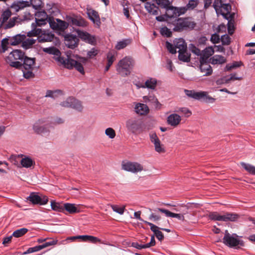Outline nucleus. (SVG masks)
<instances>
[{
	"mask_svg": "<svg viewBox=\"0 0 255 255\" xmlns=\"http://www.w3.org/2000/svg\"><path fill=\"white\" fill-rule=\"evenodd\" d=\"M43 51L44 52L52 54L56 57V60L62 64L65 67L71 69L75 68L81 74L84 75L85 74L84 69L82 64L76 60L71 59L68 57L65 58L61 57L60 51L55 47H49L43 48Z\"/></svg>",
	"mask_w": 255,
	"mask_h": 255,
	"instance_id": "obj_1",
	"label": "nucleus"
},
{
	"mask_svg": "<svg viewBox=\"0 0 255 255\" xmlns=\"http://www.w3.org/2000/svg\"><path fill=\"white\" fill-rule=\"evenodd\" d=\"M134 65L133 59L131 57L126 56L119 61L116 70L122 76L126 77L130 75Z\"/></svg>",
	"mask_w": 255,
	"mask_h": 255,
	"instance_id": "obj_2",
	"label": "nucleus"
},
{
	"mask_svg": "<svg viewBox=\"0 0 255 255\" xmlns=\"http://www.w3.org/2000/svg\"><path fill=\"white\" fill-rule=\"evenodd\" d=\"M24 53L21 50H12L6 58V62L12 67L20 69L22 63L19 60H22L25 57Z\"/></svg>",
	"mask_w": 255,
	"mask_h": 255,
	"instance_id": "obj_3",
	"label": "nucleus"
},
{
	"mask_svg": "<svg viewBox=\"0 0 255 255\" xmlns=\"http://www.w3.org/2000/svg\"><path fill=\"white\" fill-rule=\"evenodd\" d=\"M22 60L23 63L19 69H21L23 77L26 79L33 78L34 74L33 71L35 67V58L25 56Z\"/></svg>",
	"mask_w": 255,
	"mask_h": 255,
	"instance_id": "obj_4",
	"label": "nucleus"
},
{
	"mask_svg": "<svg viewBox=\"0 0 255 255\" xmlns=\"http://www.w3.org/2000/svg\"><path fill=\"white\" fill-rule=\"evenodd\" d=\"M38 35L37 39L40 42H50L54 40V34L48 30H42L40 28L33 29L27 33L29 37Z\"/></svg>",
	"mask_w": 255,
	"mask_h": 255,
	"instance_id": "obj_5",
	"label": "nucleus"
},
{
	"mask_svg": "<svg viewBox=\"0 0 255 255\" xmlns=\"http://www.w3.org/2000/svg\"><path fill=\"white\" fill-rule=\"evenodd\" d=\"M196 25L194 21L189 18H179L175 20L173 30L175 31H182L184 30L192 29Z\"/></svg>",
	"mask_w": 255,
	"mask_h": 255,
	"instance_id": "obj_6",
	"label": "nucleus"
},
{
	"mask_svg": "<svg viewBox=\"0 0 255 255\" xmlns=\"http://www.w3.org/2000/svg\"><path fill=\"white\" fill-rule=\"evenodd\" d=\"M223 243L230 248H236L239 246H244V242L239 239V236L237 234H230L227 230L225 231Z\"/></svg>",
	"mask_w": 255,
	"mask_h": 255,
	"instance_id": "obj_7",
	"label": "nucleus"
},
{
	"mask_svg": "<svg viewBox=\"0 0 255 255\" xmlns=\"http://www.w3.org/2000/svg\"><path fill=\"white\" fill-rule=\"evenodd\" d=\"M185 94L189 97L196 100H202L206 103H213L215 102L216 99L208 95V92L205 91L195 92L193 90H185Z\"/></svg>",
	"mask_w": 255,
	"mask_h": 255,
	"instance_id": "obj_8",
	"label": "nucleus"
},
{
	"mask_svg": "<svg viewBox=\"0 0 255 255\" xmlns=\"http://www.w3.org/2000/svg\"><path fill=\"white\" fill-rule=\"evenodd\" d=\"M126 127L128 130L134 134H138L143 130V122L141 119L133 118L126 122Z\"/></svg>",
	"mask_w": 255,
	"mask_h": 255,
	"instance_id": "obj_9",
	"label": "nucleus"
},
{
	"mask_svg": "<svg viewBox=\"0 0 255 255\" xmlns=\"http://www.w3.org/2000/svg\"><path fill=\"white\" fill-rule=\"evenodd\" d=\"M33 19V14H31L29 11H26L22 15L10 18L9 23L6 28H12L15 24L20 23L21 22L29 21Z\"/></svg>",
	"mask_w": 255,
	"mask_h": 255,
	"instance_id": "obj_10",
	"label": "nucleus"
},
{
	"mask_svg": "<svg viewBox=\"0 0 255 255\" xmlns=\"http://www.w3.org/2000/svg\"><path fill=\"white\" fill-rule=\"evenodd\" d=\"M35 23H32L31 26L33 29H36V26H43L48 22V16L44 10L38 11L35 13Z\"/></svg>",
	"mask_w": 255,
	"mask_h": 255,
	"instance_id": "obj_11",
	"label": "nucleus"
},
{
	"mask_svg": "<svg viewBox=\"0 0 255 255\" xmlns=\"http://www.w3.org/2000/svg\"><path fill=\"white\" fill-rule=\"evenodd\" d=\"M122 169L124 170L132 173H137L143 170V166L137 162L128 161L123 162L122 164Z\"/></svg>",
	"mask_w": 255,
	"mask_h": 255,
	"instance_id": "obj_12",
	"label": "nucleus"
},
{
	"mask_svg": "<svg viewBox=\"0 0 255 255\" xmlns=\"http://www.w3.org/2000/svg\"><path fill=\"white\" fill-rule=\"evenodd\" d=\"M60 105L64 107H70L79 112H82L83 107L81 102L74 98L69 97L66 101L62 102Z\"/></svg>",
	"mask_w": 255,
	"mask_h": 255,
	"instance_id": "obj_13",
	"label": "nucleus"
},
{
	"mask_svg": "<svg viewBox=\"0 0 255 255\" xmlns=\"http://www.w3.org/2000/svg\"><path fill=\"white\" fill-rule=\"evenodd\" d=\"M48 22L50 27L54 30L64 31L68 26L66 22L57 18L50 17L48 19Z\"/></svg>",
	"mask_w": 255,
	"mask_h": 255,
	"instance_id": "obj_14",
	"label": "nucleus"
},
{
	"mask_svg": "<svg viewBox=\"0 0 255 255\" xmlns=\"http://www.w3.org/2000/svg\"><path fill=\"white\" fill-rule=\"evenodd\" d=\"M27 199L33 204L45 205L48 201V197L46 196H39L34 192L30 193Z\"/></svg>",
	"mask_w": 255,
	"mask_h": 255,
	"instance_id": "obj_15",
	"label": "nucleus"
},
{
	"mask_svg": "<svg viewBox=\"0 0 255 255\" xmlns=\"http://www.w3.org/2000/svg\"><path fill=\"white\" fill-rule=\"evenodd\" d=\"M149 136L151 142L154 145L155 150L159 153H165L166 150L164 145L161 143L157 134L155 132L151 133Z\"/></svg>",
	"mask_w": 255,
	"mask_h": 255,
	"instance_id": "obj_16",
	"label": "nucleus"
},
{
	"mask_svg": "<svg viewBox=\"0 0 255 255\" xmlns=\"http://www.w3.org/2000/svg\"><path fill=\"white\" fill-rule=\"evenodd\" d=\"M65 45L69 48L74 49L78 46L79 38L73 34H67L64 36Z\"/></svg>",
	"mask_w": 255,
	"mask_h": 255,
	"instance_id": "obj_17",
	"label": "nucleus"
},
{
	"mask_svg": "<svg viewBox=\"0 0 255 255\" xmlns=\"http://www.w3.org/2000/svg\"><path fill=\"white\" fill-rule=\"evenodd\" d=\"M43 120H39L35 123L33 127L34 131L38 134H43L49 131V126Z\"/></svg>",
	"mask_w": 255,
	"mask_h": 255,
	"instance_id": "obj_18",
	"label": "nucleus"
},
{
	"mask_svg": "<svg viewBox=\"0 0 255 255\" xmlns=\"http://www.w3.org/2000/svg\"><path fill=\"white\" fill-rule=\"evenodd\" d=\"M57 241L51 240L48 242H45L42 245L36 246L32 248H28L25 252L23 253V255H27L34 252H38L42 249L46 248L48 247L56 245Z\"/></svg>",
	"mask_w": 255,
	"mask_h": 255,
	"instance_id": "obj_19",
	"label": "nucleus"
},
{
	"mask_svg": "<svg viewBox=\"0 0 255 255\" xmlns=\"http://www.w3.org/2000/svg\"><path fill=\"white\" fill-rule=\"evenodd\" d=\"M156 3L160 7L165 8L166 10L171 9L174 10V13H176L175 11H177L178 13V15L183 14L184 12V9H180L178 11L176 8H174L171 5L170 2L169 0H155Z\"/></svg>",
	"mask_w": 255,
	"mask_h": 255,
	"instance_id": "obj_20",
	"label": "nucleus"
},
{
	"mask_svg": "<svg viewBox=\"0 0 255 255\" xmlns=\"http://www.w3.org/2000/svg\"><path fill=\"white\" fill-rule=\"evenodd\" d=\"M11 11L7 9L4 10L1 14L0 18V29L3 28L4 29H9V28H6L7 25L9 23L8 19L11 16Z\"/></svg>",
	"mask_w": 255,
	"mask_h": 255,
	"instance_id": "obj_21",
	"label": "nucleus"
},
{
	"mask_svg": "<svg viewBox=\"0 0 255 255\" xmlns=\"http://www.w3.org/2000/svg\"><path fill=\"white\" fill-rule=\"evenodd\" d=\"M87 14L89 18L94 23L100 26L101 22L98 12L92 8H87Z\"/></svg>",
	"mask_w": 255,
	"mask_h": 255,
	"instance_id": "obj_22",
	"label": "nucleus"
},
{
	"mask_svg": "<svg viewBox=\"0 0 255 255\" xmlns=\"http://www.w3.org/2000/svg\"><path fill=\"white\" fill-rule=\"evenodd\" d=\"M200 69L201 72L203 74L204 76L211 75L213 72L211 66L207 62V61L204 60L202 61L200 59Z\"/></svg>",
	"mask_w": 255,
	"mask_h": 255,
	"instance_id": "obj_23",
	"label": "nucleus"
},
{
	"mask_svg": "<svg viewBox=\"0 0 255 255\" xmlns=\"http://www.w3.org/2000/svg\"><path fill=\"white\" fill-rule=\"evenodd\" d=\"M181 121V117L177 114H172L167 119V124L173 127H176Z\"/></svg>",
	"mask_w": 255,
	"mask_h": 255,
	"instance_id": "obj_24",
	"label": "nucleus"
},
{
	"mask_svg": "<svg viewBox=\"0 0 255 255\" xmlns=\"http://www.w3.org/2000/svg\"><path fill=\"white\" fill-rule=\"evenodd\" d=\"M155 212H160L162 213L165 214V216L167 217H170L172 218H176L180 220L184 221V217L183 215L180 214H176L172 213L170 211H169L168 210L163 209V208H158L154 210Z\"/></svg>",
	"mask_w": 255,
	"mask_h": 255,
	"instance_id": "obj_25",
	"label": "nucleus"
},
{
	"mask_svg": "<svg viewBox=\"0 0 255 255\" xmlns=\"http://www.w3.org/2000/svg\"><path fill=\"white\" fill-rule=\"evenodd\" d=\"M135 113L139 115H146L148 114L149 110L148 106L144 104L136 103L135 105Z\"/></svg>",
	"mask_w": 255,
	"mask_h": 255,
	"instance_id": "obj_26",
	"label": "nucleus"
},
{
	"mask_svg": "<svg viewBox=\"0 0 255 255\" xmlns=\"http://www.w3.org/2000/svg\"><path fill=\"white\" fill-rule=\"evenodd\" d=\"M28 6H29V3L28 1L19 0L14 2L12 4L11 8L16 12H18Z\"/></svg>",
	"mask_w": 255,
	"mask_h": 255,
	"instance_id": "obj_27",
	"label": "nucleus"
},
{
	"mask_svg": "<svg viewBox=\"0 0 255 255\" xmlns=\"http://www.w3.org/2000/svg\"><path fill=\"white\" fill-rule=\"evenodd\" d=\"M78 36L82 40L90 44H93L95 42L96 40L94 37L86 32L79 31Z\"/></svg>",
	"mask_w": 255,
	"mask_h": 255,
	"instance_id": "obj_28",
	"label": "nucleus"
},
{
	"mask_svg": "<svg viewBox=\"0 0 255 255\" xmlns=\"http://www.w3.org/2000/svg\"><path fill=\"white\" fill-rule=\"evenodd\" d=\"M173 44L175 47L176 50L177 49H178V51H183L187 49L186 43L183 38L175 39L173 41Z\"/></svg>",
	"mask_w": 255,
	"mask_h": 255,
	"instance_id": "obj_29",
	"label": "nucleus"
},
{
	"mask_svg": "<svg viewBox=\"0 0 255 255\" xmlns=\"http://www.w3.org/2000/svg\"><path fill=\"white\" fill-rule=\"evenodd\" d=\"M215 50L213 47L209 46L206 47L204 50L202 51V55L200 59L202 61L204 60L207 61L208 58L214 53Z\"/></svg>",
	"mask_w": 255,
	"mask_h": 255,
	"instance_id": "obj_30",
	"label": "nucleus"
},
{
	"mask_svg": "<svg viewBox=\"0 0 255 255\" xmlns=\"http://www.w3.org/2000/svg\"><path fill=\"white\" fill-rule=\"evenodd\" d=\"M210 62L212 64H222L226 62V58L221 55H215L210 58Z\"/></svg>",
	"mask_w": 255,
	"mask_h": 255,
	"instance_id": "obj_31",
	"label": "nucleus"
},
{
	"mask_svg": "<svg viewBox=\"0 0 255 255\" xmlns=\"http://www.w3.org/2000/svg\"><path fill=\"white\" fill-rule=\"evenodd\" d=\"M20 163L23 167L30 168L35 164V162L31 158L28 156H24L21 159Z\"/></svg>",
	"mask_w": 255,
	"mask_h": 255,
	"instance_id": "obj_32",
	"label": "nucleus"
},
{
	"mask_svg": "<svg viewBox=\"0 0 255 255\" xmlns=\"http://www.w3.org/2000/svg\"><path fill=\"white\" fill-rule=\"evenodd\" d=\"M239 215L236 213H226L223 215V221L224 222H234L238 220Z\"/></svg>",
	"mask_w": 255,
	"mask_h": 255,
	"instance_id": "obj_33",
	"label": "nucleus"
},
{
	"mask_svg": "<svg viewBox=\"0 0 255 255\" xmlns=\"http://www.w3.org/2000/svg\"><path fill=\"white\" fill-rule=\"evenodd\" d=\"M145 8L148 12L153 15L158 14L159 8L153 3L147 2L145 5Z\"/></svg>",
	"mask_w": 255,
	"mask_h": 255,
	"instance_id": "obj_34",
	"label": "nucleus"
},
{
	"mask_svg": "<svg viewBox=\"0 0 255 255\" xmlns=\"http://www.w3.org/2000/svg\"><path fill=\"white\" fill-rule=\"evenodd\" d=\"M131 42L130 39H125L122 41L118 42L115 46L117 50H120L126 47L128 45L130 44Z\"/></svg>",
	"mask_w": 255,
	"mask_h": 255,
	"instance_id": "obj_35",
	"label": "nucleus"
},
{
	"mask_svg": "<svg viewBox=\"0 0 255 255\" xmlns=\"http://www.w3.org/2000/svg\"><path fill=\"white\" fill-rule=\"evenodd\" d=\"M71 23L73 25L78 26H86V21L81 17L72 18L71 19Z\"/></svg>",
	"mask_w": 255,
	"mask_h": 255,
	"instance_id": "obj_36",
	"label": "nucleus"
},
{
	"mask_svg": "<svg viewBox=\"0 0 255 255\" xmlns=\"http://www.w3.org/2000/svg\"><path fill=\"white\" fill-rule=\"evenodd\" d=\"M217 13L221 11V8H227L228 5L227 4H222V0H215L213 5Z\"/></svg>",
	"mask_w": 255,
	"mask_h": 255,
	"instance_id": "obj_37",
	"label": "nucleus"
},
{
	"mask_svg": "<svg viewBox=\"0 0 255 255\" xmlns=\"http://www.w3.org/2000/svg\"><path fill=\"white\" fill-rule=\"evenodd\" d=\"M157 84V80L155 78H150L144 83V86L146 88L154 89Z\"/></svg>",
	"mask_w": 255,
	"mask_h": 255,
	"instance_id": "obj_38",
	"label": "nucleus"
},
{
	"mask_svg": "<svg viewBox=\"0 0 255 255\" xmlns=\"http://www.w3.org/2000/svg\"><path fill=\"white\" fill-rule=\"evenodd\" d=\"M64 209L66 210L70 214H73L79 212V210L77 209L75 205L71 203L64 204Z\"/></svg>",
	"mask_w": 255,
	"mask_h": 255,
	"instance_id": "obj_39",
	"label": "nucleus"
},
{
	"mask_svg": "<svg viewBox=\"0 0 255 255\" xmlns=\"http://www.w3.org/2000/svg\"><path fill=\"white\" fill-rule=\"evenodd\" d=\"M178 59L183 62H188L190 61V55L188 53L187 50L183 51H178Z\"/></svg>",
	"mask_w": 255,
	"mask_h": 255,
	"instance_id": "obj_40",
	"label": "nucleus"
},
{
	"mask_svg": "<svg viewBox=\"0 0 255 255\" xmlns=\"http://www.w3.org/2000/svg\"><path fill=\"white\" fill-rule=\"evenodd\" d=\"M24 38H25V37L23 35H21L19 34L14 36L11 40V45H16L21 42L22 43Z\"/></svg>",
	"mask_w": 255,
	"mask_h": 255,
	"instance_id": "obj_41",
	"label": "nucleus"
},
{
	"mask_svg": "<svg viewBox=\"0 0 255 255\" xmlns=\"http://www.w3.org/2000/svg\"><path fill=\"white\" fill-rule=\"evenodd\" d=\"M51 209L55 211L61 212L64 210V206H63L60 203L56 202L54 201L51 202Z\"/></svg>",
	"mask_w": 255,
	"mask_h": 255,
	"instance_id": "obj_42",
	"label": "nucleus"
},
{
	"mask_svg": "<svg viewBox=\"0 0 255 255\" xmlns=\"http://www.w3.org/2000/svg\"><path fill=\"white\" fill-rule=\"evenodd\" d=\"M242 166L249 173L255 175V166L245 162H241Z\"/></svg>",
	"mask_w": 255,
	"mask_h": 255,
	"instance_id": "obj_43",
	"label": "nucleus"
},
{
	"mask_svg": "<svg viewBox=\"0 0 255 255\" xmlns=\"http://www.w3.org/2000/svg\"><path fill=\"white\" fill-rule=\"evenodd\" d=\"M28 231V229L25 228L17 229L13 232L12 236L15 238H19L24 235Z\"/></svg>",
	"mask_w": 255,
	"mask_h": 255,
	"instance_id": "obj_44",
	"label": "nucleus"
},
{
	"mask_svg": "<svg viewBox=\"0 0 255 255\" xmlns=\"http://www.w3.org/2000/svg\"><path fill=\"white\" fill-rule=\"evenodd\" d=\"M210 219L214 221H223V215H220L217 212H211L209 214Z\"/></svg>",
	"mask_w": 255,
	"mask_h": 255,
	"instance_id": "obj_45",
	"label": "nucleus"
},
{
	"mask_svg": "<svg viewBox=\"0 0 255 255\" xmlns=\"http://www.w3.org/2000/svg\"><path fill=\"white\" fill-rule=\"evenodd\" d=\"M160 33L164 37H170L172 36V31L166 26L160 28Z\"/></svg>",
	"mask_w": 255,
	"mask_h": 255,
	"instance_id": "obj_46",
	"label": "nucleus"
},
{
	"mask_svg": "<svg viewBox=\"0 0 255 255\" xmlns=\"http://www.w3.org/2000/svg\"><path fill=\"white\" fill-rule=\"evenodd\" d=\"M35 41L36 40L30 37L26 38L25 40L24 39L22 42V46L25 48H28L35 43Z\"/></svg>",
	"mask_w": 255,
	"mask_h": 255,
	"instance_id": "obj_47",
	"label": "nucleus"
},
{
	"mask_svg": "<svg viewBox=\"0 0 255 255\" xmlns=\"http://www.w3.org/2000/svg\"><path fill=\"white\" fill-rule=\"evenodd\" d=\"M107 64L112 65L115 60V53L114 51H111L108 53L107 55Z\"/></svg>",
	"mask_w": 255,
	"mask_h": 255,
	"instance_id": "obj_48",
	"label": "nucleus"
},
{
	"mask_svg": "<svg viewBox=\"0 0 255 255\" xmlns=\"http://www.w3.org/2000/svg\"><path fill=\"white\" fill-rule=\"evenodd\" d=\"M111 207L114 212L118 213L120 215H123L125 212V206L120 207L118 205H111Z\"/></svg>",
	"mask_w": 255,
	"mask_h": 255,
	"instance_id": "obj_49",
	"label": "nucleus"
},
{
	"mask_svg": "<svg viewBox=\"0 0 255 255\" xmlns=\"http://www.w3.org/2000/svg\"><path fill=\"white\" fill-rule=\"evenodd\" d=\"M176 112L183 114L186 117H189L192 114L191 112L187 108L185 107L179 108L176 110Z\"/></svg>",
	"mask_w": 255,
	"mask_h": 255,
	"instance_id": "obj_50",
	"label": "nucleus"
},
{
	"mask_svg": "<svg viewBox=\"0 0 255 255\" xmlns=\"http://www.w3.org/2000/svg\"><path fill=\"white\" fill-rule=\"evenodd\" d=\"M62 92L61 90L51 91L47 90L46 93V97H51L54 98L56 94H62Z\"/></svg>",
	"mask_w": 255,
	"mask_h": 255,
	"instance_id": "obj_51",
	"label": "nucleus"
},
{
	"mask_svg": "<svg viewBox=\"0 0 255 255\" xmlns=\"http://www.w3.org/2000/svg\"><path fill=\"white\" fill-rule=\"evenodd\" d=\"M143 101L145 103L153 104L157 98L153 95L146 96L143 97Z\"/></svg>",
	"mask_w": 255,
	"mask_h": 255,
	"instance_id": "obj_52",
	"label": "nucleus"
},
{
	"mask_svg": "<svg viewBox=\"0 0 255 255\" xmlns=\"http://www.w3.org/2000/svg\"><path fill=\"white\" fill-rule=\"evenodd\" d=\"M28 3H29V6L31 5L33 8L37 9L41 6L42 1L41 0H30Z\"/></svg>",
	"mask_w": 255,
	"mask_h": 255,
	"instance_id": "obj_53",
	"label": "nucleus"
},
{
	"mask_svg": "<svg viewBox=\"0 0 255 255\" xmlns=\"http://www.w3.org/2000/svg\"><path fill=\"white\" fill-rule=\"evenodd\" d=\"M165 46L169 52L172 54H175L177 51L175 48V47L173 44H171L168 41H166L165 43Z\"/></svg>",
	"mask_w": 255,
	"mask_h": 255,
	"instance_id": "obj_54",
	"label": "nucleus"
},
{
	"mask_svg": "<svg viewBox=\"0 0 255 255\" xmlns=\"http://www.w3.org/2000/svg\"><path fill=\"white\" fill-rule=\"evenodd\" d=\"M198 0H189L186 5V7L188 9H193L198 5Z\"/></svg>",
	"mask_w": 255,
	"mask_h": 255,
	"instance_id": "obj_55",
	"label": "nucleus"
},
{
	"mask_svg": "<svg viewBox=\"0 0 255 255\" xmlns=\"http://www.w3.org/2000/svg\"><path fill=\"white\" fill-rule=\"evenodd\" d=\"M106 134L110 138L113 139L116 136V132L115 130L111 128H108L105 130Z\"/></svg>",
	"mask_w": 255,
	"mask_h": 255,
	"instance_id": "obj_56",
	"label": "nucleus"
},
{
	"mask_svg": "<svg viewBox=\"0 0 255 255\" xmlns=\"http://www.w3.org/2000/svg\"><path fill=\"white\" fill-rule=\"evenodd\" d=\"M86 242H89L91 243L96 244V243H101V240L98 238L97 237L90 236V235H87V239H86Z\"/></svg>",
	"mask_w": 255,
	"mask_h": 255,
	"instance_id": "obj_57",
	"label": "nucleus"
},
{
	"mask_svg": "<svg viewBox=\"0 0 255 255\" xmlns=\"http://www.w3.org/2000/svg\"><path fill=\"white\" fill-rule=\"evenodd\" d=\"M241 65V62H235L233 64H228L226 66V70L227 71H230L232 69L240 67Z\"/></svg>",
	"mask_w": 255,
	"mask_h": 255,
	"instance_id": "obj_58",
	"label": "nucleus"
},
{
	"mask_svg": "<svg viewBox=\"0 0 255 255\" xmlns=\"http://www.w3.org/2000/svg\"><path fill=\"white\" fill-rule=\"evenodd\" d=\"M231 38L230 37H229V36H228V35L227 34H225V35H224L223 36H221V40L222 42V44L223 45H229L230 44V42H231Z\"/></svg>",
	"mask_w": 255,
	"mask_h": 255,
	"instance_id": "obj_59",
	"label": "nucleus"
},
{
	"mask_svg": "<svg viewBox=\"0 0 255 255\" xmlns=\"http://www.w3.org/2000/svg\"><path fill=\"white\" fill-rule=\"evenodd\" d=\"M242 79V77H239L237 76L236 74H231L230 75V77L229 79L225 80V83H228L232 80H241Z\"/></svg>",
	"mask_w": 255,
	"mask_h": 255,
	"instance_id": "obj_60",
	"label": "nucleus"
},
{
	"mask_svg": "<svg viewBox=\"0 0 255 255\" xmlns=\"http://www.w3.org/2000/svg\"><path fill=\"white\" fill-rule=\"evenodd\" d=\"M227 25L229 34L230 35L233 34L234 32V22L231 20H229Z\"/></svg>",
	"mask_w": 255,
	"mask_h": 255,
	"instance_id": "obj_61",
	"label": "nucleus"
},
{
	"mask_svg": "<svg viewBox=\"0 0 255 255\" xmlns=\"http://www.w3.org/2000/svg\"><path fill=\"white\" fill-rule=\"evenodd\" d=\"M144 222L150 227V230L154 233V234L159 230V228L153 224L147 221H144Z\"/></svg>",
	"mask_w": 255,
	"mask_h": 255,
	"instance_id": "obj_62",
	"label": "nucleus"
},
{
	"mask_svg": "<svg viewBox=\"0 0 255 255\" xmlns=\"http://www.w3.org/2000/svg\"><path fill=\"white\" fill-rule=\"evenodd\" d=\"M220 38L218 34L215 33L211 35V41L213 43L216 44L220 42Z\"/></svg>",
	"mask_w": 255,
	"mask_h": 255,
	"instance_id": "obj_63",
	"label": "nucleus"
},
{
	"mask_svg": "<svg viewBox=\"0 0 255 255\" xmlns=\"http://www.w3.org/2000/svg\"><path fill=\"white\" fill-rule=\"evenodd\" d=\"M98 54V50L95 48H92L91 50L87 52V56L89 58H91L96 56Z\"/></svg>",
	"mask_w": 255,
	"mask_h": 255,
	"instance_id": "obj_64",
	"label": "nucleus"
}]
</instances>
